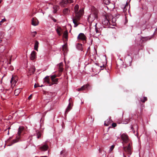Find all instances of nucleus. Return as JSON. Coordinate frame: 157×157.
<instances>
[{
  "label": "nucleus",
  "mask_w": 157,
  "mask_h": 157,
  "mask_svg": "<svg viewBox=\"0 0 157 157\" xmlns=\"http://www.w3.org/2000/svg\"><path fill=\"white\" fill-rule=\"evenodd\" d=\"M79 6L78 5L76 4L74 7V12L75 16L72 18L74 24V27H76L79 24L78 22L80 20L81 17L84 13V10L83 8L81 9L78 11Z\"/></svg>",
  "instance_id": "f257e3e1"
},
{
  "label": "nucleus",
  "mask_w": 157,
  "mask_h": 157,
  "mask_svg": "<svg viewBox=\"0 0 157 157\" xmlns=\"http://www.w3.org/2000/svg\"><path fill=\"white\" fill-rule=\"evenodd\" d=\"M102 23L106 27H111L110 26H115L116 25V19L111 14H107L103 17Z\"/></svg>",
  "instance_id": "f03ea898"
},
{
  "label": "nucleus",
  "mask_w": 157,
  "mask_h": 157,
  "mask_svg": "<svg viewBox=\"0 0 157 157\" xmlns=\"http://www.w3.org/2000/svg\"><path fill=\"white\" fill-rule=\"evenodd\" d=\"M98 11L94 7H92L91 13L88 17L87 20L89 23L92 22L96 18L98 17Z\"/></svg>",
  "instance_id": "7ed1b4c3"
},
{
  "label": "nucleus",
  "mask_w": 157,
  "mask_h": 157,
  "mask_svg": "<svg viewBox=\"0 0 157 157\" xmlns=\"http://www.w3.org/2000/svg\"><path fill=\"white\" fill-rule=\"evenodd\" d=\"M128 145L127 146L123 147V150L126 153L128 156L129 157L132 153V150L133 149L132 143V141L130 140L128 143Z\"/></svg>",
  "instance_id": "20e7f679"
},
{
  "label": "nucleus",
  "mask_w": 157,
  "mask_h": 157,
  "mask_svg": "<svg viewBox=\"0 0 157 157\" xmlns=\"http://www.w3.org/2000/svg\"><path fill=\"white\" fill-rule=\"evenodd\" d=\"M138 52V48L136 46H132L127 51L128 55L130 56V55L135 53L136 52Z\"/></svg>",
  "instance_id": "39448f33"
},
{
  "label": "nucleus",
  "mask_w": 157,
  "mask_h": 157,
  "mask_svg": "<svg viewBox=\"0 0 157 157\" xmlns=\"http://www.w3.org/2000/svg\"><path fill=\"white\" fill-rule=\"evenodd\" d=\"M74 2L73 0H62L59 2L60 6L62 7L67 6L68 4H70Z\"/></svg>",
  "instance_id": "423d86ee"
},
{
  "label": "nucleus",
  "mask_w": 157,
  "mask_h": 157,
  "mask_svg": "<svg viewBox=\"0 0 157 157\" xmlns=\"http://www.w3.org/2000/svg\"><path fill=\"white\" fill-rule=\"evenodd\" d=\"M121 137L123 142L125 144L128 143L129 141L130 140L129 139L128 135L125 133L122 134L121 136Z\"/></svg>",
  "instance_id": "0eeeda50"
},
{
  "label": "nucleus",
  "mask_w": 157,
  "mask_h": 157,
  "mask_svg": "<svg viewBox=\"0 0 157 157\" xmlns=\"http://www.w3.org/2000/svg\"><path fill=\"white\" fill-rule=\"evenodd\" d=\"M77 39L78 40L82 41L83 42H85V43L86 42V37L83 33H80L78 36Z\"/></svg>",
  "instance_id": "6e6552de"
},
{
  "label": "nucleus",
  "mask_w": 157,
  "mask_h": 157,
  "mask_svg": "<svg viewBox=\"0 0 157 157\" xmlns=\"http://www.w3.org/2000/svg\"><path fill=\"white\" fill-rule=\"evenodd\" d=\"M90 85L89 84H86L84 85L81 88L77 89L76 90L78 91L87 90L90 89Z\"/></svg>",
  "instance_id": "1a4fd4ad"
},
{
  "label": "nucleus",
  "mask_w": 157,
  "mask_h": 157,
  "mask_svg": "<svg viewBox=\"0 0 157 157\" xmlns=\"http://www.w3.org/2000/svg\"><path fill=\"white\" fill-rule=\"evenodd\" d=\"M121 7L122 10L123 12L125 14L127 13L128 9V8H129L130 6L128 7V4L127 2H126L125 5H121Z\"/></svg>",
  "instance_id": "9d476101"
},
{
  "label": "nucleus",
  "mask_w": 157,
  "mask_h": 157,
  "mask_svg": "<svg viewBox=\"0 0 157 157\" xmlns=\"http://www.w3.org/2000/svg\"><path fill=\"white\" fill-rule=\"evenodd\" d=\"M71 98H70L69 100V103L68 105L67 108H66L65 111V114L67 113H68L72 109V106L73 105H72V104H71Z\"/></svg>",
  "instance_id": "9b49d317"
},
{
  "label": "nucleus",
  "mask_w": 157,
  "mask_h": 157,
  "mask_svg": "<svg viewBox=\"0 0 157 157\" xmlns=\"http://www.w3.org/2000/svg\"><path fill=\"white\" fill-rule=\"evenodd\" d=\"M39 23L38 20L35 17H33L32 19V25L33 26H35L37 25Z\"/></svg>",
  "instance_id": "f8f14e48"
},
{
  "label": "nucleus",
  "mask_w": 157,
  "mask_h": 157,
  "mask_svg": "<svg viewBox=\"0 0 157 157\" xmlns=\"http://www.w3.org/2000/svg\"><path fill=\"white\" fill-rule=\"evenodd\" d=\"M48 146L47 144H44L40 147V150L42 151H45L47 150Z\"/></svg>",
  "instance_id": "ddd939ff"
},
{
  "label": "nucleus",
  "mask_w": 157,
  "mask_h": 157,
  "mask_svg": "<svg viewBox=\"0 0 157 157\" xmlns=\"http://www.w3.org/2000/svg\"><path fill=\"white\" fill-rule=\"evenodd\" d=\"M36 58V52L34 51H33L31 53L30 58L31 60H33Z\"/></svg>",
  "instance_id": "4468645a"
},
{
  "label": "nucleus",
  "mask_w": 157,
  "mask_h": 157,
  "mask_svg": "<svg viewBox=\"0 0 157 157\" xmlns=\"http://www.w3.org/2000/svg\"><path fill=\"white\" fill-rule=\"evenodd\" d=\"M76 48L77 49L81 51H83V49L82 44L78 43L76 45Z\"/></svg>",
  "instance_id": "2eb2a0df"
},
{
  "label": "nucleus",
  "mask_w": 157,
  "mask_h": 157,
  "mask_svg": "<svg viewBox=\"0 0 157 157\" xmlns=\"http://www.w3.org/2000/svg\"><path fill=\"white\" fill-rule=\"evenodd\" d=\"M112 122L110 118H109L105 121L104 125L105 126H108Z\"/></svg>",
  "instance_id": "dca6fc26"
},
{
  "label": "nucleus",
  "mask_w": 157,
  "mask_h": 157,
  "mask_svg": "<svg viewBox=\"0 0 157 157\" xmlns=\"http://www.w3.org/2000/svg\"><path fill=\"white\" fill-rule=\"evenodd\" d=\"M59 71L60 72H62L63 71V63H60L58 65Z\"/></svg>",
  "instance_id": "f3484780"
},
{
  "label": "nucleus",
  "mask_w": 157,
  "mask_h": 157,
  "mask_svg": "<svg viewBox=\"0 0 157 157\" xmlns=\"http://www.w3.org/2000/svg\"><path fill=\"white\" fill-rule=\"evenodd\" d=\"M53 8V13H57L58 10L59 8V6L57 5H54Z\"/></svg>",
  "instance_id": "a211bd4d"
},
{
  "label": "nucleus",
  "mask_w": 157,
  "mask_h": 157,
  "mask_svg": "<svg viewBox=\"0 0 157 157\" xmlns=\"http://www.w3.org/2000/svg\"><path fill=\"white\" fill-rule=\"evenodd\" d=\"M70 12V10L68 8H66L63 10V13L64 15H67L69 14Z\"/></svg>",
  "instance_id": "6ab92c4d"
},
{
  "label": "nucleus",
  "mask_w": 157,
  "mask_h": 157,
  "mask_svg": "<svg viewBox=\"0 0 157 157\" xmlns=\"http://www.w3.org/2000/svg\"><path fill=\"white\" fill-rule=\"evenodd\" d=\"M35 71V68L34 66H32L29 69V71L31 74H33Z\"/></svg>",
  "instance_id": "aec40b11"
},
{
  "label": "nucleus",
  "mask_w": 157,
  "mask_h": 157,
  "mask_svg": "<svg viewBox=\"0 0 157 157\" xmlns=\"http://www.w3.org/2000/svg\"><path fill=\"white\" fill-rule=\"evenodd\" d=\"M39 44V42L37 40H35L34 46V49L37 51H38Z\"/></svg>",
  "instance_id": "412c9836"
},
{
  "label": "nucleus",
  "mask_w": 157,
  "mask_h": 157,
  "mask_svg": "<svg viewBox=\"0 0 157 157\" xmlns=\"http://www.w3.org/2000/svg\"><path fill=\"white\" fill-rule=\"evenodd\" d=\"M44 82L49 84H51L50 82V80L48 76H47L44 79Z\"/></svg>",
  "instance_id": "4be33fe9"
},
{
  "label": "nucleus",
  "mask_w": 157,
  "mask_h": 157,
  "mask_svg": "<svg viewBox=\"0 0 157 157\" xmlns=\"http://www.w3.org/2000/svg\"><path fill=\"white\" fill-rule=\"evenodd\" d=\"M61 30L62 29L61 28L59 27H58V28L56 29V31L57 34L59 36H61Z\"/></svg>",
  "instance_id": "5701e85b"
},
{
  "label": "nucleus",
  "mask_w": 157,
  "mask_h": 157,
  "mask_svg": "<svg viewBox=\"0 0 157 157\" xmlns=\"http://www.w3.org/2000/svg\"><path fill=\"white\" fill-rule=\"evenodd\" d=\"M63 37L65 38L66 39H67L68 37V33L67 32V31L66 30L63 33Z\"/></svg>",
  "instance_id": "b1692460"
},
{
  "label": "nucleus",
  "mask_w": 157,
  "mask_h": 157,
  "mask_svg": "<svg viewBox=\"0 0 157 157\" xmlns=\"http://www.w3.org/2000/svg\"><path fill=\"white\" fill-rule=\"evenodd\" d=\"M10 83L12 84H15L16 83V80H15L13 76H12V77L11 78V81H10Z\"/></svg>",
  "instance_id": "393cba45"
},
{
  "label": "nucleus",
  "mask_w": 157,
  "mask_h": 157,
  "mask_svg": "<svg viewBox=\"0 0 157 157\" xmlns=\"http://www.w3.org/2000/svg\"><path fill=\"white\" fill-rule=\"evenodd\" d=\"M58 78H55L54 80H52V82H53V83H51V84L49 85V86H51L53 85L54 84H57L58 82Z\"/></svg>",
  "instance_id": "a878e982"
},
{
  "label": "nucleus",
  "mask_w": 157,
  "mask_h": 157,
  "mask_svg": "<svg viewBox=\"0 0 157 157\" xmlns=\"http://www.w3.org/2000/svg\"><path fill=\"white\" fill-rule=\"evenodd\" d=\"M147 100V97H143V99H141V98L140 100V101L143 103H144L145 101Z\"/></svg>",
  "instance_id": "bb28decb"
},
{
  "label": "nucleus",
  "mask_w": 157,
  "mask_h": 157,
  "mask_svg": "<svg viewBox=\"0 0 157 157\" xmlns=\"http://www.w3.org/2000/svg\"><path fill=\"white\" fill-rule=\"evenodd\" d=\"M21 90L20 89H16L14 91V94L15 96H17L20 93Z\"/></svg>",
  "instance_id": "cd10ccee"
},
{
  "label": "nucleus",
  "mask_w": 157,
  "mask_h": 157,
  "mask_svg": "<svg viewBox=\"0 0 157 157\" xmlns=\"http://www.w3.org/2000/svg\"><path fill=\"white\" fill-rule=\"evenodd\" d=\"M19 137H17V138L18 139H14V140H12L11 141V144L10 145H13V144L16 143H17V142H18V139L19 138Z\"/></svg>",
  "instance_id": "c85d7f7f"
},
{
  "label": "nucleus",
  "mask_w": 157,
  "mask_h": 157,
  "mask_svg": "<svg viewBox=\"0 0 157 157\" xmlns=\"http://www.w3.org/2000/svg\"><path fill=\"white\" fill-rule=\"evenodd\" d=\"M62 50L64 52H66L67 51V46L66 44L62 46Z\"/></svg>",
  "instance_id": "c756f323"
},
{
  "label": "nucleus",
  "mask_w": 157,
  "mask_h": 157,
  "mask_svg": "<svg viewBox=\"0 0 157 157\" xmlns=\"http://www.w3.org/2000/svg\"><path fill=\"white\" fill-rule=\"evenodd\" d=\"M23 128L22 127H20L18 128V131L17 133V134L18 135V136H20V134L22 132V131L23 130Z\"/></svg>",
  "instance_id": "7c9ffc66"
},
{
  "label": "nucleus",
  "mask_w": 157,
  "mask_h": 157,
  "mask_svg": "<svg viewBox=\"0 0 157 157\" xmlns=\"http://www.w3.org/2000/svg\"><path fill=\"white\" fill-rule=\"evenodd\" d=\"M102 2L106 5H109L110 3V0H101Z\"/></svg>",
  "instance_id": "2f4dec72"
},
{
  "label": "nucleus",
  "mask_w": 157,
  "mask_h": 157,
  "mask_svg": "<svg viewBox=\"0 0 157 157\" xmlns=\"http://www.w3.org/2000/svg\"><path fill=\"white\" fill-rule=\"evenodd\" d=\"M36 136H37V138L38 139H40L41 138V134L40 132L39 131H38L37 132H36Z\"/></svg>",
  "instance_id": "473e14b6"
},
{
  "label": "nucleus",
  "mask_w": 157,
  "mask_h": 157,
  "mask_svg": "<svg viewBox=\"0 0 157 157\" xmlns=\"http://www.w3.org/2000/svg\"><path fill=\"white\" fill-rule=\"evenodd\" d=\"M96 24L95 25V30L96 31V32L97 33H98L100 34V29L99 28H97L96 27Z\"/></svg>",
  "instance_id": "72a5a7b5"
},
{
  "label": "nucleus",
  "mask_w": 157,
  "mask_h": 157,
  "mask_svg": "<svg viewBox=\"0 0 157 157\" xmlns=\"http://www.w3.org/2000/svg\"><path fill=\"white\" fill-rule=\"evenodd\" d=\"M4 36V33L3 32H1L0 33V42L2 41V39Z\"/></svg>",
  "instance_id": "f704fd0d"
},
{
  "label": "nucleus",
  "mask_w": 157,
  "mask_h": 157,
  "mask_svg": "<svg viewBox=\"0 0 157 157\" xmlns=\"http://www.w3.org/2000/svg\"><path fill=\"white\" fill-rule=\"evenodd\" d=\"M36 34V31H35L31 33V35L33 37H34L35 36Z\"/></svg>",
  "instance_id": "c9c22d12"
},
{
  "label": "nucleus",
  "mask_w": 157,
  "mask_h": 157,
  "mask_svg": "<svg viewBox=\"0 0 157 157\" xmlns=\"http://www.w3.org/2000/svg\"><path fill=\"white\" fill-rule=\"evenodd\" d=\"M115 146L114 145H112L110 147V149L109 150V152H111L114 149V147Z\"/></svg>",
  "instance_id": "e433bc0d"
},
{
  "label": "nucleus",
  "mask_w": 157,
  "mask_h": 157,
  "mask_svg": "<svg viewBox=\"0 0 157 157\" xmlns=\"http://www.w3.org/2000/svg\"><path fill=\"white\" fill-rule=\"evenodd\" d=\"M56 75H53L51 76V78L52 80V81L55 79L56 78H56Z\"/></svg>",
  "instance_id": "4c0bfd02"
},
{
  "label": "nucleus",
  "mask_w": 157,
  "mask_h": 157,
  "mask_svg": "<svg viewBox=\"0 0 157 157\" xmlns=\"http://www.w3.org/2000/svg\"><path fill=\"white\" fill-rule=\"evenodd\" d=\"M130 121V119L129 118L127 119L126 120V121L124 123L125 124H128Z\"/></svg>",
  "instance_id": "58836bf2"
},
{
  "label": "nucleus",
  "mask_w": 157,
  "mask_h": 157,
  "mask_svg": "<svg viewBox=\"0 0 157 157\" xmlns=\"http://www.w3.org/2000/svg\"><path fill=\"white\" fill-rule=\"evenodd\" d=\"M6 21V20L5 18H4L1 21H0V25H1L2 23L4 21Z\"/></svg>",
  "instance_id": "ea45409f"
},
{
  "label": "nucleus",
  "mask_w": 157,
  "mask_h": 157,
  "mask_svg": "<svg viewBox=\"0 0 157 157\" xmlns=\"http://www.w3.org/2000/svg\"><path fill=\"white\" fill-rule=\"evenodd\" d=\"M112 125L113 127L115 128L117 126V124L116 123H112Z\"/></svg>",
  "instance_id": "a19ab883"
},
{
  "label": "nucleus",
  "mask_w": 157,
  "mask_h": 157,
  "mask_svg": "<svg viewBox=\"0 0 157 157\" xmlns=\"http://www.w3.org/2000/svg\"><path fill=\"white\" fill-rule=\"evenodd\" d=\"M34 86L35 88H36L38 87H40V86L38 84H35Z\"/></svg>",
  "instance_id": "79ce46f5"
},
{
  "label": "nucleus",
  "mask_w": 157,
  "mask_h": 157,
  "mask_svg": "<svg viewBox=\"0 0 157 157\" xmlns=\"http://www.w3.org/2000/svg\"><path fill=\"white\" fill-rule=\"evenodd\" d=\"M53 21L54 22H56L57 21V20L55 18H54V17H53V18H52V19Z\"/></svg>",
  "instance_id": "37998d69"
},
{
  "label": "nucleus",
  "mask_w": 157,
  "mask_h": 157,
  "mask_svg": "<svg viewBox=\"0 0 157 157\" xmlns=\"http://www.w3.org/2000/svg\"><path fill=\"white\" fill-rule=\"evenodd\" d=\"M32 95L31 94L28 97V99L29 100H30L31 99V98H32Z\"/></svg>",
  "instance_id": "c03bdc74"
},
{
  "label": "nucleus",
  "mask_w": 157,
  "mask_h": 157,
  "mask_svg": "<svg viewBox=\"0 0 157 157\" xmlns=\"http://www.w3.org/2000/svg\"><path fill=\"white\" fill-rule=\"evenodd\" d=\"M65 150H62L60 152V154L62 155V154H63L65 152Z\"/></svg>",
  "instance_id": "a18cd8bd"
},
{
  "label": "nucleus",
  "mask_w": 157,
  "mask_h": 157,
  "mask_svg": "<svg viewBox=\"0 0 157 157\" xmlns=\"http://www.w3.org/2000/svg\"><path fill=\"white\" fill-rule=\"evenodd\" d=\"M49 17L51 19H52L53 17L51 15H49Z\"/></svg>",
  "instance_id": "49530a36"
},
{
  "label": "nucleus",
  "mask_w": 157,
  "mask_h": 157,
  "mask_svg": "<svg viewBox=\"0 0 157 157\" xmlns=\"http://www.w3.org/2000/svg\"><path fill=\"white\" fill-rule=\"evenodd\" d=\"M144 39L145 40H149L151 39L150 38H149V39H148V38L147 37H145L144 38Z\"/></svg>",
  "instance_id": "de8ad7c7"
},
{
  "label": "nucleus",
  "mask_w": 157,
  "mask_h": 157,
  "mask_svg": "<svg viewBox=\"0 0 157 157\" xmlns=\"http://www.w3.org/2000/svg\"><path fill=\"white\" fill-rule=\"evenodd\" d=\"M148 15L149 16V18H148V20H149V19L150 18V17H151V14H148Z\"/></svg>",
  "instance_id": "09e8293b"
},
{
  "label": "nucleus",
  "mask_w": 157,
  "mask_h": 157,
  "mask_svg": "<svg viewBox=\"0 0 157 157\" xmlns=\"http://www.w3.org/2000/svg\"><path fill=\"white\" fill-rule=\"evenodd\" d=\"M4 77V76H3V77H2V78L1 79V83H2V80L3 78Z\"/></svg>",
  "instance_id": "8fccbe9b"
},
{
  "label": "nucleus",
  "mask_w": 157,
  "mask_h": 157,
  "mask_svg": "<svg viewBox=\"0 0 157 157\" xmlns=\"http://www.w3.org/2000/svg\"><path fill=\"white\" fill-rule=\"evenodd\" d=\"M99 152L100 153H101V151L100 149H99Z\"/></svg>",
  "instance_id": "3c124183"
},
{
  "label": "nucleus",
  "mask_w": 157,
  "mask_h": 157,
  "mask_svg": "<svg viewBox=\"0 0 157 157\" xmlns=\"http://www.w3.org/2000/svg\"><path fill=\"white\" fill-rule=\"evenodd\" d=\"M131 128H132V130L133 129V126H131Z\"/></svg>",
  "instance_id": "603ef678"
},
{
  "label": "nucleus",
  "mask_w": 157,
  "mask_h": 157,
  "mask_svg": "<svg viewBox=\"0 0 157 157\" xmlns=\"http://www.w3.org/2000/svg\"><path fill=\"white\" fill-rule=\"evenodd\" d=\"M123 157H126V156L125 155V154L124 153H123Z\"/></svg>",
  "instance_id": "864d4df0"
},
{
  "label": "nucleus",
  "mask_w": 157,
  "mask_h": 157,
  "mask_svg": "<svg viewBox=\"0 0 157 157\" xmlns=\"http://www.w3.org/2000/svg\"><path fill=\"white\" fill-rule=\"evenodd\" d=\"M90 47H89L88 48V51L89 50H90Z\"/></svg>",
  "instance_id": "5fc2aeb1"
},
{
  "label": "nucleus",
  "mask_w": 157,
  "mask_h": 157,
  "mask_svg": "<svg viewBox=\"0 0 157 157\" xmlns=\"http://www.w3.org/2000/svg\"><path fill=\"white\" fill-rule=\"evenodd\" d=\"M43 86V85H42L41 86H40V87H42Z\"/></svg>",
  "instance_id": "6e6d98bb"
},
{
  "label": "nucleus",
  "mask_w": 157,
  "mask_h": 157,
  "mask_svg": "<svg viewBox=\"0 0 157 157\" xmlns=\"http://www.w3.org/2000/svg\"><path fill=\"white\" fill-rule=\"evenodd\" d=\"M9 130L8 131V135H9Z\"/></svg>",
  "instance_id": "4d7b16f0"
},
{
  "label": "nucleus",
  "mask_w": 157,
  "mask_h": 157,
  "mask_svg": "<svg viewBox=\"0 0 157 157\" xmlns=\"http://www.w3.org/2000/svg\"><path fill=\"white\" fill-rule=\"evenodd\" d=\"M2 2V0H0V4Z\"/></svg>",
  "instance_id": "13d9d810"
},
{
  "label": "nucleus",
  "mask_w": 157,
  "mask_h": 157,
  "mask_svg": "<svg viewBox=\"0 0 157 157\" xmlns=\"http://www.w3.org/2000/svg\"><path fill=\"white\" fill-rule=\"evenodd\" d=\"M10 127H9V128H8V129L9 130V129H10Z\"/></svg>",
  "instance_id": "bf43d9fd"
},
{
  "label": "nucleus",
  "mask_w": 157,
  "mask_h": 157,
  "mask_svg": "<svg viewBox=\"0 0 157 157\" xmlns=\"http://www.w3.org/2000/svg\"><path fill=\"white\" fill-rule=\"evenodd\" d=\"M42 118H41V119H40V121H41V120H42Z\"/></svg>",
  "instance_id": "052dcab7"
},
{
  "label": "nucleus",
  "mask_w": 157,
  "mask_h": 157,
  "mask_svg": "<svg viewBox=\"0 0 157 157\" xmlns=\"http://www.w3.org/2000/svg\"><path fill=\"white\" fill-rule=\"evenodd\" d=\"M13 69H11V71H12V70H13Z\"/></svg>",
  "instance_id": "680f3d73"
},
{
  "label": "nucleus",
  "mask_w": 157,
  "mask_h": 157,
  "mask_svg": "<svg viewBox=\"0 0 157 157\" xmlns=\"http://www.w3.org/2000/svg\"><path fill=\"white\" fill-rule=\"evenodd\" d=\"M100 67H102L101 66H100Z\"/></svg>",
  "instance_id": "e2e57ef3"
}]
</instances>
